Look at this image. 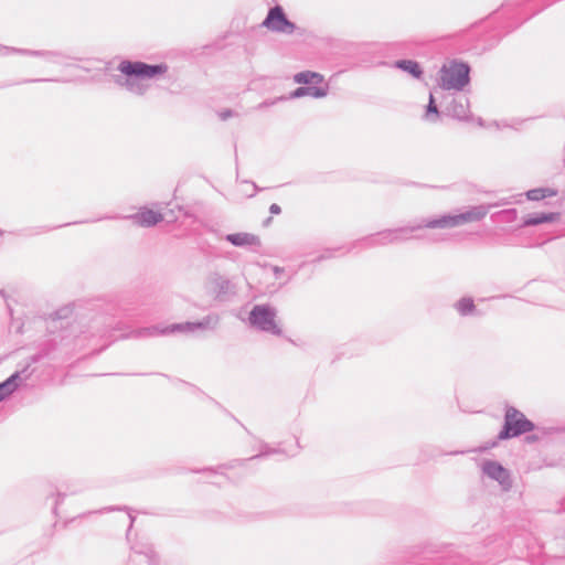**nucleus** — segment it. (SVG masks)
<instances>
[{"instance_id":"obj_3","label":"nucleus","mask_w":565,"mask_h":565,"mask_svg":"<svg viewBox=\"0 0 565 565\" xmlns=\"http://www.w3.org/2000/svg\"><path fill=\"white\" fill-rule=\"evenodd\" d=\"M489 207V205H477L455 215H444L439 218H433L426 221V227H456L466 223L478 222L488 214Z\"/></svg>"},{"instance_id":"obj_32","label":"nucleus","mask_w":565,"mask_h":565,"mask_svg":"<svg viewBox=\"0 0 565 565\" xmlns=\"http://www.w3.org/2000/svg\"><path fill=\"white\" fill-rule=\"evenodd\" d=\"M271 104H273V103H270V105H271ZM268 105H269V103L264 102V103L259 104V106H258V107H259V108H262V107H265V106H268Z\"/></svg>"},{"instance_id":"obj_21","label":"nucleus","mask_w":565,"mask_h":565,"mask_svg":"<svg viewBox=\"0 0 565 565\" xmlns=\"http://www.w3.org/2000/svg\"><path fill=\"white\" fill-rule=\"evenodd\" d=\"M132 550L138 554L147 556L150 563H154L157 561V553L150 544H136L132 546Z\"/></svg>"},{"instance_id":"obj_14","label":"nucleus","mask_w":565,"mask_h":565,"mask_svg":"<svg viewBox=\"0 0 565 565\" xmlns=\"http://www.w3.org/2000/svg\"><path fill=\"white\" fill-rule=\"evenodd\" d=\"M328 94V86H301L290 94V98L311 96L315 98L324 97Z\"/></svg>"},{"instance_id":"obj_11","label":"nucleus","mask_w":565,"mask_h":565,"mask_svg":"<svg viewBox=\"0 0 565 565\" xmlns=\"http://www.w3.org/2000/svg\"><path fill=\"white\" fill-rule=\"evenodd\" d=\"M218 324V316L209 315L204 317L201 321L196 322H183L177 323L171 327V331H180V332H195L196 330H206V329H215Z\"/></svg>"},{"instance_id":"obj_12","label":"nucleus","mask_w":565,"mask_h":565,"mask_svg":"<svg viewBox=\"0 0 565 565\" xmlns=\"http://www.w3.org/2000/svg\"><path fill=\"white\" fill-rule=\"evenodd\" d=\"M126 218L131 220L135 224L142 227H150L163 220V216L159 212H154L149 209H142L138 213L126 216Z\"/></svg>"},{"instance_id":"obj_4","label":"nucleus","mask_w":565,"mask_h":565,"mask_svg":"<svg viewBox=\"0 0 565 565\" xmlns=\"http://www.w3.org/2000/svg\"><path fill=\"white\" fill-rule=\"evenodd\" d=\"M277 311L269 305H256L249 312V323L256 329L271 333L274 335H281L282 330L276 323Z\"/></svg>"},{"instance_id":"obj_16","label":"nucleus","mask_w":565,"mask_h":565,"mask_svg":"<svg viewBox=\"0 0 565 565\" xmlns=\"http://www.w3.org/2000/svg\"><path fill=\"white\" fill-rule=\"evenodd\" d=\"M21 375L19 372H15L6 381L0 383V402L4 399L7 396L11 395L19 387Z\"/></svg>"},{"instance_id":"obj_2","label":"nucleus","mask_w":565,"mask_h":565,"mask_svg":"<svg viewBox=\"0 0 565 565\" xmlns=\"http://www.w3.org/2000/svg\"><path fill=\"white\" fill-rule=\"evenodd\" d=\"M534 428L535 425L522 412L513 406H508L505 408L503 428L498 435V440L519 437L532 431Z\"/></svg>"},{"instance_id":"obj_18","label":"nucleus","mask_w":565,"mask_h":565,"mask_svg":"<svg viewBox=\"0 0 565 565\" xmlns=\"http://www.w3.org/2000/svg\"><path fill=\"white\" fill-rule=\"evenodd\" d=\"M140 79V77L127 76L124 82L117 81V83L125 86L130 93L143 95L148 87Z\"/></svg>"},{"instance_id":"obj_19","label":"nucleus","mask_w":565,"mask_h":565,"mask_svg":"<svg viewBox=\"0 0 565 565\" xmlns=\"http://www.w3.org/2000/svg\"><path fill=\"white\" fill-rule=\"evenodd\" d=\"M396 68H399L404 72L409 73L413 77L419 78L422 76V67L420 65L412 60H399L394 63Z\"/></svg>"},{"instance_id":"obj_30","label":"nucleus","mask_w":565,"mask_h":565,"mask_svg":"<svg viewBox=\"0 0 565 565\" xmlns=\"http://www.w3.org/2000/svg\"><path fill=\"white\" fill-rule=\"evenodd\" d=\"M537 439H539V437H537V436H535V435L526 436V438H525V440H526L527 443H534V441H536Z\"/></svg>"},{"instance_id":"obj_27","label":"nucleus","mask_w":565,"mask_h":565,"mask_svg":"<svg viewBox=\"0 0 565 565\" xmlns=\"http://www.w3.org/2000/svg\"><path fill=\"white\" fill-rule=\"evenodd\" d=\"M274 452H276V450L270 449L268 446H265L264 449L258 455L253 456L250 459L262 458L264 456H268V455L274 454Z\"/></svg>"},{"instance_id":"obj_34","label":"nucleus","mask_w":565,"mask_h":565,"mask_svg":"<svg viewBox=\"0 0 565 565\" xmlns=\"http://www.w3.org/2000/svg\"><path fill=\"white\" fill-rule=\"evenodd\" d=\"M0 295L4 298L6 297V294L2 289H0Z\"/></svg>"},{"instance_id":"obj_35","label":"nucleus","mask_w":565,"mask_h":565,"mask_svg":"<svg viewBox=\"0 0 565 565\" xmlns=\"http://www.w3.org/2000/svg\"><path fill=\"white\" fill-rule=\"evenodd\" d=\"M270 221H271V217H268V218L265 221V224L270 223Z\"/></svg>"},{"instance_id":"obj_5","label":"nucleus","mask_w":565,"mask_h":565,"mask_svg":"<svg viewBox=\"0 0 565 565\" xmlns=\"http://www.w3.org/2000/svg\"><path fill=\"white\" fill-rule=\"evenodd\" d=\"M204 287L209 295L221 302L231 300L237 292L236 285L218 271L207 275Z\"/></svg>"},{"instance_id":"obj_17","label":"nucleus","mask_w":565,"mask_h":565,"mask_svg":"<svg viewBox=\"0 0 565 565\" xmlns=\"http://www.w3.org/2000/svg\"><path fill=\"white\" fill-rule=\"evenodd\" d=\"M294 79L298 84H306L308 86H318L323 82V76L316 72H300L294 76Z\"/></svg>"},{"instance_id":"obj_24","label":"nucleus","mask_w":565,"mask_h":565,"mask_svg":"<svg viewBox=\"0 0 565 565\" xmlns=\"http://www.w3.org/2000/svg\"><path fill=\"white\" fill-rule=\"evenodd\" d=\"M516 210L515 209H510V210H503V211H500L499 213H497L498 216L501 217V221H504V222H512L516 218Z\"/></svg>"},{"instance_id":"obj_29","label":"nucleus","mask_w":565,"mask_h":565,"mask_svg":"<svg viewBox=\"0 0 565 565\" xmlns=\"http://www.w3.org/2000/svg\"><path fill=\"white\" fill-rule=\"evenodd\" d=\"M129 519H130V523H129V527L127 531V535L129 534L130 530L132 529L136 518L129 513Z\"/></svg>"},{"instance_id":"obj_15","label":"nucleus","mask_w":565,"mask_h":565,"mask_svg":"<svg viewBox=\"0 0 565 565\" xmlns=\"http://www.w3.org/2000/svg\"><path fill=\"white\" fill-rule=\"evenodd\" d=\"M558 212L530 214L523 222V226H535L543 223H552L559 218Z\"/></svg>"},{"instance_id":"obj_23","label":"nucleus","mask_w":565,"mask_h":565,"mask_svg":"<svg viewBox=\"0 0 565 565\" xmlns=\"http://www.w3.org/2000/svg\"><path fill=\"white\" fill-rule=\"evenodd\" d=\"M18 53L28 54L32 56H42L46 58H53L60 56V53L52 51H31V50H17Z\"/></svg>"},{"instance_id":"obj_20","label":"nucleus","mask_w":565,"mask_h":565,"mask_svg":"<svg viewBox=\"0 0 565 565\" xmlns=\"http://www.w3.org/2000/svg\"><path fill=\"white\" fill-rule=\"evenodd\" d=\"M557 194L556 190H552L550 188H536L529 190L526 192V198L531 201H540L547 196H555Z\"/></svg>"},{"instance_id":"obj_36","label":"nucleus","mask_w":565,"mask_h":565,"mask_svg":"<svg viewBox=\"0 0 565 565\" xmlns=\"http://www.w3.org/2000/svg\"><path fill=\"white\" fill-rule=\"evenodd\" d=\"M478 124H479L480 126H482V119H481V118H479Z\"/></svg>"},{"instance_id":"obj_33","label":"nucleus","mask_w":565,"mask_h":565,"mask_svg":"<svg viewBox=\"0 0 565 565\" xmlns=\"http://www.w3.org/2000/svg\"><path fill=\"white\" fill-rule=\"evenodd\" d=\"M142 333H146V334H152V331H151L150 329H145V330L142 331Z\"/></svg>"},{"instance_id":"obj_26","label":"nucleus","mask_w":565,"mask_h":565,"mask_svg":"<svg viewBox=\"0 0 565 565\" xmlns=\"http://www.w3.org/2000/svg\"><path fill=\"white\" fill-rule=\"evenodd\" d=\"M235 116V113L232 109H224L218 111V117L221 120H227L228 118Z\"/></svg>"},{"instance_id":"obj_37","label":"nucleus","mask_w":565,"mask_h":565,"mask_svg":"<svg viewBox=\"0 0 565 565\" xmlns=\"http://www.w3.org/2000/svg\"><path fill=\"white\" fill-rule=\"evenodd\" d=\"M7 51H10V47H7ZM11 51L17 52L15 49H11Z\"/></svg>"},{"instance_id":"obj_31","label":"nucleus","mask_w":565,"mask_h":565,"mask_svg":"<svg viewBox=\"0 0 565 565\" xmlns=\"http://www.w3.org/2000/svg\"><path fill=\"white\" fill-rule=\"evenodd\" d=\"M274 271H275L276 276H278V274H281L284 271V269L279 268V267H274Z\"/></svg>"},{"instance_id":"obj_25","label":"nucleus","mask_w":565,"mask_h":565,"mask_svg":"<svg viewBox=\"0 0 565 565\" xmlns=\"http://www.w3.org/2000/svg\"><path fill=\"white\" fill-rule=\"evenodd\" d=\"M429 114H436L439 115L436 103H435V96L433 93L429 95V103L426 105V115Z\"/></svg>"},{"instance_id":"obj_22","label":"nucleus","mask_w":565,"mask_h":565,"mask_svg":"<svg viewBox=\"0 0 565 565\" xmlns=\"http://www.w3.org/2000/svg\"><path fill=\"white\" fill-rule=\"evenodd\" d=\"M456 308L460 312V315L467 316L468 313H471L473 311L475 303H473V300L471 298H461L456 303Z\"/></svg>"},{"instance_id":"obj_8","label":"nucleus","mask_w":565,"mask_h":565,"mask_svg":"<svg viewBox=\"0 0 565 565\" xmlns=\"http://www.w3.org/2000/svg\"><path fill=\"white\" fill-rule=\"evenodd\" d=\"M263 25L270 31L285 34H291L296 30V24L287 19L280 6L269 9Z\"/></svg>"},{"instance_id":"obj_1","label":"nucleus","mask_w":565,"mask_h":565,"mask_svg":"<svg viewBox=\"0 0 565 565\" xmlns=\"http://www.w3.org/2000/svg\"><path fill=\"white\" fill-rule=\"evenodd\" d=\"M422 231V225L403 226L397 228L384 230L362 239L365 247H377L394 245L405 242L413 237H418L417 232Z\"/></svg>"},{"instance_id":"obj_7","label":"nucleus","mask_w":565,"mask_h":565,"mask_svg":"<svg viewBox=\"0 0 565 565\" xmlns=\"http://www.w3.org/2000/svg\"><path fill=\"white\" fill-rule=\"evenodd\" d=\"M118 71L126 76L140 78H153L168 72L167 64L150 65L143 62L122 61L118 65Z\"/></svg>"},{"instance_id":"obj_28","label":"nucleus","mask_w":565,"mask_h":565,"mask_svg":"<svg viewBox=\"0 0 565 565\" xmlns=\"http://www.w3.org/2000/svg\"><path fill=\"white\" fill-rule=\"evenodd\" d=\"M269 212L270 214H274V215H278L281 213V209L278 204L276 203H273L270 206H269Z\"/></svg>"},{"instance_id":"obj_10","label":"nucleus","mask_w":565,"mask_h":565,"mask_svg":"<svg viewBox=\"0 0 565 565\" xmlns=\"http://www.w3.org/2000/svg\"><path fill=\"white\" fill-rule=\"evenodd\" d=\"M209 231L214 233L218 237L224 238L225 241H227L228 243H231L232 245H234L236 247L259 248L262 245L260 238L257 235L252 234V233L239 232V233L226 234L224 236H221L220 232L214 228H210Z\"/></svg>"},{"instance_id":"obj_6","label":"nucleus","mask_w":565,"mask_h":565,"mask_svg":"<svg viewBox=\"0 0 565 565\" xmlns=\"http://www.w3.org/2000/svg\"><path fill=\"white\" fill-rule=\"evenodd\" d=\"M470 68L466 63H451L448 67L441 70V86L445 89L462 90L469 84Z\"/></svg>"},{"instance_id":"obj_9","label":"nucleus","mask_w":565,"mask_h":565,"mask_svg":"<svg viewBox=\"0 0 565 565\" xmlns=\"http://www.w3.org/2000/svg\"><path fill=\"white\" fill-rule=\"evenodd\" d=\"M482 471L489 478L498 481L503 490H510L512 487L511 476L508 469L493 460H486L482 463Z\"/></svg>"},{"instance_id":"obj_13","label":"nucleus","mask_w":565,"mask_h":565,"mask_svg":"<svg viewBox=\"0 0 565 565\" xmlns=\"http://www.w3.org/2000/svg\"><path fill=\"white\" fill-rule=\"evenodd\" d=\"M447 115L452 118L463 120L469 115V100L466 96L454 97L446 107Z\"/></svg>"}]
</instances>
